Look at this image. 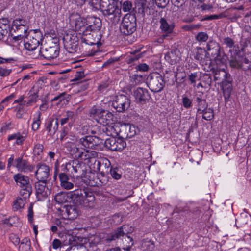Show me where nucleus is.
I'll use <instances>...</instances> for the list:
<instances>
[{
  "instance_id": "nucleus-1",
  "label": "nucleus",
  "mask_w": 251,
  "mask_h": 251,
  "mask_svg": "<svg viewBox=\"0 0 251 251\" xmlns=\"http://www.w3.org/2000/svg\"><path fill=\"white\" fill-rule=\"evenodd\" d=\"M70 203L91 207L94 205L95 197L92 192L84 189H77L71 191Z\"/></svg>"
},
{
  "instance_id": "nucleus-2",
  "label": "nucleus",
  "mask_w": 251,
  "mask_h": 251,
  "mask_svg": "<svg viewBox=\"0 0 251 251\" xmlns=\"http://www.w3.org/2000/svg\"><path fill=\"white\" fill-rule=\"evenodd\" d=\"M109 3H102V13L104 17L112 24H118L122 15L121 9L114 4L115 2L121 3L122 0H108Z\"/></svg>"
},
{
  "instance_id": "nucleus-3",
  "label": "nucleus",
  "mask_w": 251,
  "mask_h": 251,
  "mask_svg": "<svg viewBox=\"0 0 251 251\" xmlns=\"http://www.w3.org/2000/svg\"><path fill=\"white\" fill-rule=\"evenodd\" d=\"M119 137H111L106 139L104 141L100 138H97L100 141L98 144H101L105 147L108 150L115 151H121L126 146V142L125 141V138L119 134L117 135Z\"/></svg>"
},
{
  "instance_id": "nucleus-4",
  "label": "nucleus",
  "mask_w": 251,
  "mask_h": 251,
  "mask_svg": "<svg viewBox=\"0 0 251 251\" xmlns=\"http://www.w3.org/2000/svg\"><path fill=\"white\" fill-rule=\"evenodd\" d=\"M43 39V35L40 30H31L24 39V47L27 50L33 51L39 46Z\"/></svg>"
},
{
  "instance_id": "nucleus-5",
  "label": "nucleus",
  "mask_w": 251,
  "mask_h": 251,
  "mask_svg": "<svg viewBox=\"0 0 251 251\" xmlns=\"http://www.w3.org/2000/svg\"><path fill=\"white\" fill-rule=\"evenodd\" d=\"M136 19L135 16L126 14L123 18L120 26V32L125 35L132 34L136 29Z\"/></svg>"
},
{
  "instance_id": "nucleus-6",
  "label": "nucleus",
  "mask_w": 251,
  "mask_h": 251,
  "mask_svg": "<svg viewBox=\"0 0 251 251\" xmlns=\"http://www.w3.org/2000/svg\"><path fill=\"white\" fill-rule=\"evenodd\" d=\"M147 85L152 92H160L164 88L165 82L163 77L159 74L150 75L147 78Z\"/></svg>"
},
{
  "instance_id": "nucleus-7",
  "label": "nucleus",
  "mask_w": 251,
  "mask_h": 251,
  "mask_svg": "<svg viewBox=\"0 0 251 251\" xmlns=\"http://www.w3.org/2000/svg\"><path fill=\"white\" fill-rule=\"evenodd\" d=\"M206 49L208 53L210 54L214 59L220 60L222 63L226 61L228 58L227 56L223 53V56H221V48L219 44L215 41H209L206 44Z\"/></svg>"
},
{
  "instance_id": "nucleus-8",
  "label": "nucleus",
  "mask_w": 251,
  "mask_h": 251,
  "mask_svg": "<svg viewBox=\"0 0 251 251\" xmlns=\"http://www.w3.org/2000/svg\"><path fill=\"white\" fill-rule=\"evenodd\" d=\"M60 52V47L57 43H53L52 46L43 47L40 48L39 55L48 60H50L56 58L59 55Z\"/></svg>"
},
{
  "instance_id": "nucleus-9",
  "label": "nucleus",
  "mask_w": 251,
  "mask_h": 251,
  "mask_svg": "<svg viewBox=\"0 0 251 251\" xmlns=\"http://www.w3.org/2000/svg\"><path fill=\"white\" fill-rule=\"evenodd\" d=\"M81 42L86 45H96L99 43L101 35L100 32H95L87 30H83V33L80 35Z\"/></svg>"
},
{
  "instance_id": "nucleus-10",
  "label": "nucleus",
  "mask_w": 251,
  "mask_h": 251,
  "mask_svg": "<svg viewBox=\"0 0 251 251\" xmlns=\"http://www.w3.org/2000/svg\"><path fill=\"white\" fill-rule=\"evenodd\" d=\"M78 159L71 160V168L73 172H71L73 178L77 179L82 178L85 177L86 174V166L85 163Z\"/></svg>"
},
{
  "instance_id": "nucleus-11",
  "label": "nucleus",
  "mask_w": 251,
  "mask_h": 251,
  "mask_svg": "<svg viewBox=\"0 0 251 251\" xmlns=\"http://www.w3.org/2000/svg\"><path fill=\"white\" fill-rule=\"evenodd\" d=\"M47 183L38 181L34 184L35 195L37 201L46 199L51 194V188L46 186Z\"/></svg>"
},
{
  "instance_id": "nucleus-12",
  "label": "nucleus",
  "mask_w": 251,
  "mask_h": 251,
  "mask_svg": "<svg viewBox=\"0 0 251 251\" xmlns=\"http://www.w3.org/2000/svg\"><path fill=\"white\" fill-rule=\"evenodd\" d=\"M223 73L224 79L222 82V89L223 90V96L226 100L229 98L231 91L232 90L231 81L230 78V75L226 72L225 70L221 71Z\"/></svg>"
},
{
  "instance_id": "nucleus-13",
  "label": "nucleus",
  "mask_w": 251,
  "mask_h": 251,
  "mask_svg": "<svg viewBox=\"0 0 251 251\" xmlns=\"http://www.w3.org/2000/svg\"><path fill=\"white\" fill-rule=\"evenodd\" d=\"M131 101L128 97L124 95H119L116 97L115 100L112 102V106L115 108L122 110H128L130 107Z\"/></svg>"
},
{
  "instance_id": "nucleus-14",
  "label": "nucleus",
  "mask_w": 251,
  "mask_h": 251,
  "mask_svg": "<svg viewBox=\"0 0 251 251\" xmlns=\"http://www.w3.org/2000/svg\"><path fill=\"white\" fill-rule=\"evenodd\" d=\"M38 170L35 172V176L38 181L47 183V179L50 175V168L46 164L37 165Z\"/></svg>"
},
{
  "instance_id": "nucleus-15",
  "label": "nucleus",
  "mask_w": 251,
  "mask_h": 251,
  "mask_svg": "<svg viewBox=\"0 0 251 251\" xmlns=\"http://www.w3.org/2000/svg\"><path fill=\"white\" fill-rule=\"evenodd\" d=\"M70 20L71 24L75 26V30L79 32V35L83 33V30L87 28L86 22H88V20L81 18L79 15H72Z\"/></svg>"
},
{
  "instance_id": "nucleus-16",
  "label": "nucleus",
  "mask_w": 251,
  "mask_h": 251,
  "mask_svg": "<svg viewBox=\"0 0 251 251\" xmlns=\"http://www.w3.org/2000/svg\"><path fill=\"white\" fill-rule=\"evenodd\" d=\"M133 95L136 102L141 104H145L151 98L148 91L146 89L141 87L137 88L134 91Z\"/></svg>"
},
{
  "instance_id": "nucleus-17",
  "label": "nucleus",
  "mask_w": 251,
  "mask_h": 251,
  "mask_svg": "<svg viewBox=\"0 0 251 251\" xmlns=\"http://www.w3.org/2000/svg\"><path fill=\"white\" fill-rule=\"evenodd\" d=\"M78 38L75 34L67 35L64 38L65 46L70 50L71 52H76L78 49Z\"/></svg>"
},
{
  "instance_id": "nucleus-18",
  "label": "nucleus",
  "mask_w": 251,
  "mask_h": 251,
  "mask_svg": "<svg viewBox=\"0 0 251 251\" xmlns=\"http://www.w3.org/2000/svg\"><path fill=\"white\" fill-rule=\"evenodd\" d=\"M63 209H65L66 218L69 220L76 219L81 213L80 207L72 203L64 205Z\"/></svg>"
},
{
  "instance_id": "nucleus-19",
  "label": "nucleus",
  "mask_w": 251,
  "mask_h": 251,
  "mask_svg": "<svg viewBox=\"0 0 251 251\" xmlns=\"http://www.w3.org/2000/svg\"><path fill=\"white\" fill-rule=\"evenodd\" d=\"M128 228L129 226L126 225L118 227L109 234L108 240L113 241L123 238L126 234H128L130 233Z\"/></svg>"
},
{
  "instance_id": "nucleus-20",
  "label": "nucleus",
  "mask_w": 251,
  "mask_h": 251,
  "mask_svg": "<svg viewBox=\"0 0 251 251\" xmlns=\"http://www.w3.org/2000/svg\"><path fill=\"white\" fill-rule=\"evenodd\" d=\"M128 131V132H126V138H132L136 134L140 132L139 128L134 125L130 124L129 123H124L121 126V129L119 131V134H121L123 135V131Z\"/></svg>"
},
{
  "instance_id": "nucleus-21",
  "label": "nucleus",
  "mask_w": 251,
  "mask_h": 251,
  "mask_svg": "<svg viewBox=\"0 0 251 251\" xmlns=\"http://www.w3.org/2000/svg\"><path fill=\"white\" fill-rule=\"evenodd\" d=\"M15 162L16 163V165L14 166H15L18 170H20L21 172L24 173H26L28 171L32 172L34 168V166L28 164L27 160L23 159L22 156L16 159Z\"/></svg>"
},
{
  "instance_id": "nucleus-22",
  "label": "nucleus",
  "mask_w": 251,
  "mask_h": 251,
  "mask_svg": "<svg viewBox=\"0 0 251 251\" xmlns=\"http://www.w3.org/2000/svg\"><path fill=\"white\" fill-rule=\"evenodd\" d=\"M97 138H99L96 136H86L80 139L79 143L85 148L96 149L95 146L100 145L98 144L100 141Z\"/></svg>"
},
{
  "instance_id": "nucleus-23",
  "label": "nucleus",
  "mask_w": 251,
  "mask_h": 251,
  "mask_svg": "<svg viewBox=\"0 0 251 251\" xmlns=\"http://www.w3.org/2000/svg\"><path fill=\"white\" fill-rule=\"evenodd\" d=\"M90 118L98 121L99 119L106 120L112 119L113 114L109 111H88Z\"/></svg>"
},
{
  "instance_id": "nucleus-24",
  "label": "nucleus",
  "mask_w": 251,
  "mask_h": 251,
  "mask_svg": "<svg viewBox=\"0 0 251 251\" xmlns=\"http://www.w3.org/2000/svg\"><path fill=\"white\" fill-rule=\"evenodd\" d=\"M181 58V54L178 49L172 50L165 55V60L172 65L179 62Z\"/></svg>"
},
{
  "instance_id": "nucleus-25",
  "label": "nucleus",
  "mask_w": 251,
  "mask_h": 251,
  "mask_svg": "<svg viewBox=\"0 0 251 251\" xmlns=\"http://www.w3.org/2000/svg\"><path fill=\"white\" fill-rule=\"evenodd\" d=\"M73 231L69 230H62L58 233V236L60 238L64 246L69 245L72 246V242L73 239Z\"/></svg>"
},
{
  "instance_id": "nucleus-26",
  "label": "nucleus",
  "mask_w": 251,
  "mask_h": 251,
  "mask_svg": "<svg viewBox=\"0 0 251 251\" xmlns=\"http://www.w3.org/2000/svg\"><path fill=\"white\" fill-rule=\"evenodd\" d=\"M57 118H50L46 123V128L50 136H53L58 128Z\"/></svg>"
},
{
  "instance_id": "nucleus-27",
  "label": "nucleus",
  "mask_w": 251,
  "mask_h": 251,
  "mask_svg": "<svg viewBox=\"0 0 251 251\" xmlns=\"http://www.w3.org/2000/svg\"><path fill=\"white\" fill-rule=\"evenodd\" d=\"M88 22L89 25H87V30L100 32L99 31L101 27V22L100 18L90 17L88 19Z\"/></svg>"
},
{
  "instance_id": "nucleus-28",
  "label": "nucleus",
  "mask_w": 251,
  "mask_h": 251,
  "mask_svg": "<svg viewBox=\"0 0 251 251\" xmlns=\"http://www.w3.org/2000/svg\"><path fill=\"white\" fill-rule=\"evenodd\" d=\"M67 151L74 159H82L83 152L75 144H71L67 146Z\"/></svg>"
},
{
  "instance_id": "nucleus-29",
  "label": "nucleus",
  "mask_w": 251,
  "mask_h": 251,
  "mask_svg": "<svg viewBox=\"0 0 251 251\" xmlns=\"http://www.w3.org/2000/svg\"><path fill=\"white\" fill-rule=\"evenodd\" d=\"M13 179L20 187H23L30 184L29 177L21 173H17L14 175Z\"/></svg>"
},
{
  "instance_id": "nucleus-30",
  "label": "nucleus",
  "mask_w": 251,
  "mask_h": 251,
  "mask_svg": "<svg viewBox=\"0 0 251 251\" xmlns=\"http://www.w3.org/2000/svg\"><path fill=\"white\" fill-rule=\"evenodd\" d=\"M71 191H61L57 193L54 196L55 201L59 204L63 203H69L70 200Z\"/></svg>"
},
{
  "instance_id": "nucleus-31",
  "label": "nucleus",
  "mask_w": 251,
  "mask_h": 251,
  "mask_svg": "<svg viewBox=\"0 0 251 251\" xmlns=\"http://www.w3.org/2000/svg\"><path fill=\"white\" fill-rule=\"evenodd\" d=\"M58 177L60 182L61 186L66 190H69L74 187V184L69 181L70 178L67 174H59Z\"/></svg>"
},
{
  "instance_id": "nucleus-32",
  "label": "nucleus",
  "mask_w": 251,
  "mask_h": 251,
  "mask_svg": "<svg viewBox=\"0 0 251 251\" xmlns=\"http://www.w3.org/2000/svg\"><path fill=\"white\" fill-rule=\"evenodd\" d=\"M160 25V28L161 31L167 34L172 32L175 25L174 23L168 22L164 18H161L159 21Z\"/></svg>"
},
{
  "instance_id": "nucleus-33",
  "label": "nucleus",
  "mask_w": 251,
  "mask_h": 251,
  "mask_svg": "<svg viewBox=\"0 0 251 251\" xmlns=\"http://www.w3.org/2000/svg\"><path fill=\"white\" fill-rule=\"evenodd\" d=\"M122 245L121 249L124 250V251H130L132 247L134 245V240L133 238L126 234L123 238Z\"/></svg>"
},
{
  "instance_id": "nucleus-34",
  "label": "nucleus",
  "mask_w": 251,
  "mask_h": 251,
  "mask_svg": "<svg viewBox=\"0 0 251 251\" xmlns=\"http://www.w3.org/2000/svg\"><path fill=\"white\" fill-rule=\"evenodd\" d=\"M141 248L145 251H152L155 248V242L151 239L146 238L141 241Z\"/></svg>"
},
{
  "instance_id": "nucleus-35",
  "label": "nucleus",
  "mask_w": 251,
  "mask_h": 251,
  "mask_svg": "<svg viewBox=\"0 0 251 251\" xmlns=\"http://www.w3.org/2000/svg\"><path fill=\"white\" fill-rule=\"evenodd\" d=\"M78 118V111H67V117L61 119V125L63 126L70 120V123H74L75 120Z\"/></svg>"
},
{
  "instance_id": "nucleus-36",
  "label": "nucleus",
  "mask_w": 251,
  "mask_h": 251,
  "mask_svg": "<svg viewBox=\"0 0 251 251\" xmlns=\"http://www.w3.org/2000/svg\"><path fill=\"white\" fill-rule=\"evenodd\" d=\"M109 171V174L114 179L119 180L122 178L123 172L120 167L114 165L111 166Z\"/></svg>"
},
{
  "instance_id": "nucleus-37",
  "label": "nucleus",
  "mask_w": 251,
  "mask_h": 251,
  "mask_svg": "<svg viewBox=\"0 0 251 251\" xmlns=\"http://www.w3.org/2000/svg\"><path fill=\"white\" fill-rule=\"evenodd\" d=\"M145 81V77L141 74H134L130 75L129 82L131 85H137Z\"/></svg>"
},
{
  "instance_id": "nucleus-38",
  "label": "nucleus",
  "mask_w": 251,
  "mask_h": 251,
  "mask_svg": "<svg viewBox=\"0 0 251 251\" xmlns=\"http://www.w3.org/2000/svg\"><path fill=\"white\" fill-rule=\"evenodd\" d=\"M21 189L19 192L20 194L23 197L25 201L29 198L32 193V187L31 184H28L24 187H21Z\"/></svg>"
},
{
  "instance_id": "nucleus-39",
  "label": "nucleus",
  "mask_w": 251,
  "mask_h": 251,
  "mask_svg": "<svg viewBox=\"0 0 251 251\" xmlns=\"http://www.w3.org/2000/svg\"><path fill=\"white\" fill-rule=\"evenodd\" d=\"M203 94L202 93L197 94L196 95L195 100L200 106L198 110H201V108H204V110H205L207 107L206 100L203 98Z\"/></svg>"
},
{
  "instance_id": "nucleus-40",
  "label": "nucleus",
  "mask_w": 251,
  "mask_h": 251,
  "mask_svg": "<svg viewBox=\"0 0 251 251\" xmlns=\"http://www.w3.org/2000/svg\"><path fill=\"white\" fill-rule=\"evenodd\" d=\"M223 44L226 46L227 48L235 49V53L238 54L239 50L236 48H238V46L235 45L234 40L229 37H225L223 39Z\"/></svg>"
},
{
  "instance_id": "nucleus-41",
  "label": "nucleus",
  "mask_w": 251,
  "mask_h": 251,
  "mask_svg": "<svg viewBox=\"0 0 251 251\" xmlns=\"http://www.w3.org/2000/svg\"><path fill=\"white\" fill-rule=\"evenodd\" d=\"M107 172H102L99 173L97 175V179L99 181V183L97 186H103L107 184L108 181V175L106 174Z\"/></svg>"
},
{
  "instance_id": "nucleus-42",
  "label": "nucleus",
  "mask_w": 251,
  "mask_h": 251,
  "mask_svg": "<svg viewBox=\"0 0 251 251\" xmlns=\"http://www.w3.org/2000/svg\"><path fill=\"white\" fill-rule=\"evenodd\" d=\"M106 4V0H101L100 1L98 0H91L89 1V5L92 7V9L96 11L99 9L102 11V3Z\"/></svg>"
},
{
  "instance_id": "nucleus-43",
  "label": "nucleus",
  "mask_w": 251,
  "mask_h": 251,
  "mask_svg": "<svg viewBox=\"0 0 251 251\" xmlns=\"http://www.w3.org/2000/svg\"><path fill=\"white\" fill-rule=\"evenodd\" d=\"M29 96L27 100H26V107L32 105L35 103L38 99V95L37 93L33 92L32 90L28 93Z\"/></svg>"
},
{
  "instance_id": "nucleus-44",
  "label": "nucleus",
  "mask_w": 251,
  "mask_h": 251,
  "mask_svg": "<svg viewBox=\"0 0 251 251\" xmlns=\"http://www.w3.org/2000/svg\"><path fill=\"white\" fill-rule=\"evenodd\" d=\"M86 240V238H83L81 236H77L76 235H73V239H72V248L74 247H80L84 246L83 244Z\"/></svg>"
},
{
  "instance_id": "nucleus-45",
  "label": "nucleus",
  "mask_w": 251,
  "mask_h": 251,
  "mask_svg": "<svg viewBox=\"0 0 251 251\" xmlns=\"http://www.w3.org/2000/svg\"><path fill=\"white\" fill-rule=\"evenodd\" d=\"M31 247V241L28 238L25 237L22 239L19 246L23 251H30Z\"/></svg>"
},
{
  "instance_id": "nucleus-46",
  "label": "nucleus",
  "mask_w": 251,
  "mask_h": 251,
  "mask_svg": "<svg viewBox=\"0 0 251 251\" xmlns=\"http://www.w3.org/2000/svg\"><path fill=\"white\" fill-rule=\"evenodd\" d=\"M198 113L202 114V118L207 120L210 121L214 118V111H197Z\"/></svg>"
},
{
  "instance_id": "nucleus-47",
  "label": "nucleus",
  "mask_w": 251,
  "mask_h": 251,
  "mask_svg": "<svg viewBox=\"0 0 251 251\" xmlns=\"http://www.w3.org/2000/svg\"><path fill=\"white\" fill-rule=\"evenodd\" d=\"M13 104H16L19 105V110L26 107V100H25V96L24 95L20 96L17 99L14 100Z\"/></svg>"
},
{
  "instance_id": "nucleus-48",
  "label": "nucleus",
  "mask_w": 251,
  "mask_h": 251,
  "mask_svg": "<svg viewBox=\"0 0 251 251\" xmlns=\"http://www.w3.org/2000/svg\"><path fill=\"white\" fill-rule=\"evenodd\" d=\"M123 11L124 12H130L133 9L132 3L131 1L129 0L125 1L121 4V8Z\"/></svg>"
},
{
  "instance_id": "nucleus-49",
  "label": "nucleus",
  "mask_w": 251,
  "mask_h": 251,
  "mask_svg": "<svg viewBox=\"0 0 251 251\" xmlns=\"http://www.w3.org/2000/svg\"><path fill=\"white\" fill-rule=\"evenodd\" d=\"M136 4L139 12L144 13L147 8V0H136Z\"/></svg>"
},
{
  "instance_id": "nucleus-50",
  "label": "nucleus",
  "mask_w": 251,
  "mask_h": 251,
  "mask_svg": "<svg viewBox=\"0 0 251 251\" xmlns=\"http://www.w3.org/2000/svg\"><path fill=\"white\" fill-rule=\"evenodd\" d=\"M33 203H30L29 204V206L28 208V214H27V218L28 221L30 224H33L34 223V212L33 210Z\"/></svg>"
},
{
  "instance_id": "nucleus-51",
  "label": "nucleus",
  "mask_w": 251,
  "mask_h": 251,
  "mask_svg": "<svg viewBox=\"0 0 251 251\" xmlns=\"http://www.w3.org/2000/svg\"><path fill=\"white\" fill-rule=\"evenodd\" d=\"M41 115V113L40 111H39L38 112L37 117L34 118L33 122V124L32 125V128L34 131H36L37 130H38V129L39 127V126H40V124L41 123V122H40Z\"/></svg>"
},
{
  "instance_id": "nucleus-52",
  "label": "nucleus",
  "mask_w": 251,
  "mask_h": 251,
  "mask_svg": "<svg viewBox=\"0 0 251 251\" xmlns=\"http://www.w3.org/2000/svg\"><path fill=\"white\" fill-rule=\"evenodd\" d=\"M208 38L207 34L204 32H199L196 36V40L199 42H206Z\"/></svg>"
},
{
  "instance_id": "nucleus-53",
  "label": "nucleus",
  "mask_w": 251,
  "mask_h": 251,
  "mask_svg": "<svg viewBox=\"0 0 251 251\" xmlns=\"http://www.w3.org/2000/svg\"><path fill=\"white\" fill-rule=\"evenodd\" d=\"M71 168V160L68 162L66 163L65 164H63L61 165L60 168V172H59V174H67V173L69 172L70 169Z\"/></svg>"
},
{
  "instance_id": "nucleus-54",
  "label": "nucleus",
  "mask_w": 251,
  "mask_h": 251,
  "mask_svg": "<svg viewBox=\"0 0 251 251\" xmlns=\"http://www.w3.org/2000/svg\"><path fill=\"white\" fill-rule=\"evenodd\" d=\"M44 146L42 144H37L34 146L33 153L34 155L40 156L43 152Z\"/></svg>"
},
{
  "instance_id": "nucleus-55",
  "label": "nucleus",
  "mask_w": 251,
  "mask_h": 251,
  "mask_svg": "<svg viewBox=\"0 0 251 251\" xmlns=\"http://www.w3.org/2000/svg\"><path fill=\"white\" fill-rule=\"evenodd\" d=\"M182 103L183 106L186 109L191 108L192 105V102L191 99L186 96L182 97Z\"/></svg>"
},
{
  "instance_id": "nucleus-56",
  "label": "nucleus",
  "mask_w": 251,
  "mask_h": 251,
  "mask_svg": "<svg viewBox=\"0 0 251 251\" xmlns=\"http://www.w3.org/2000/svg\"><path fill=\"white\" fill-rule=\"evenodd\" d=\"M25 204L24 203L23 199L21 198H18L14 201V208L18 210L19 209L23 208Z\"/></svg>"
},
{
  "instance_id": "nucleus-57",
  "label": "nucleus",
  "mask_w": 251,
  "mask_h": 251,
  "mask_svg": "<svg viewBox=\"0 0 251 251\" xmlns=\"http://www.w3.org/2000/svg\"><path fill=\"white\" fill-rule=\"evenodd\" d=\"M111 166L112 165L110 161L107 160L106 162H105V163H102L101 171H100V173L102 172H107L106 174L109 175L110 172V167H111Z\"/></svg>"
},
{
  "instance_id": "nucleus-58",
  "label": "nucleus",
  "mask_w": 251,
  "mask_h": 251,
  "mask_svg": "<svg viewBox=\"0 0 251 251\" xmlns=\"http://www.w3.org/2000/svg\"><path fill=\"white\" fill-rule=\"evenodd\" d=\"M9 239L15 246L19 245L20 242V238L16 234L14 233L10 234Z\"/></svg>"
},
{
  "instance_id": "nucleus-59",
  "label": "nucleus",
  "mask_w": 251,
  "mask_h": 251,
  "mask_svg": "<svg viewBox=\"0 0 251 251\" xmlns=\"http://www.w3.org/2000/svg\"><path fill=\"white\" fill-rule=\"evenodd\" d=\"M230 66L234 68L239 69L241 68V64L236 58H234L229 61Z\"/></svg>"
},
{
  "instance_id": "nucleus-60",
  "label": "nucleus",
  "mask_w": 251,
  "mask_h": 251,
  "mask_svg": "<svg viewBox=\"0 0 251 251\" xmlns=\"http://www.w3.org/2000/svg\"><path fill=\"white\" fill-rule=\"evenodd\" d=\"M69 130V129L67 126H64L62 127L60 131V139L61 141L63 140L64 137L68 134Z\"/></svg>"
},
{
  "instance_id": "nucleus-61",
  "label": "nucleus",
  "mask_w": 251,
  "mask_h": 251,
  "mask_svg": "<svg viewBox=\"0 0 251 251\" xmlns=\"http://www.w3.org/2000/svg\"><path fill=\"white\" fill-rule=\"evenodd\" d=\"M25 139L26 135L23 136L21 135L20 132H18L17 138H16L15 144L18 145H21L23 144Z\"/></svg>"
},
{
  "instance_id": "nucleus-62",
  "label": "nucleus",
  "mask_w": 251,
  "mask_h": 251,
  "mask_svg": "<svg viewBox=\"0 0 251 251\" xmlns=\"http://www.w3.org/2000/svg\"><path fill=\"white\" fill-rule=\"evenodd\" d=\"M85 76L84 71H77L75 73V75L74 78L72 80L73 81H76L77 80H79L83 78H84Z\"/></svg>"
},
{
  "instance_id": "nucleus-63",
  "label": "nucleus",
  "mask_w": 251,
  "mask_h": 251,
  "mask_svg": "<svg viewBox=\"0 0 251 251\" xmlns=\"http://www.w3.org/2000/svg\"><path fill=\"white\" fill-rule=\"evenodd\" d=\"M171 118L176 121H178L181 118V113L180 111H173L172 115L170 116L169 119Z\"/></svg>"
},
{
  "instance_id": "nucleus-64",
  "label": "nucleus",
  "mask_w": 251,
  "mask_h": 251,
  "mask_svg": "<svg viewBox=\"0 0 251 251\" xmlns=\"http://www.w3.org/2000/svg\"><path fill=\"white\" fill-rule=\"evenodd\" d=\"M64 246L62 244L60 239H55L52 242V247L54 249H57L58 248H62Z\"/></svg>"
}]
</instances>
